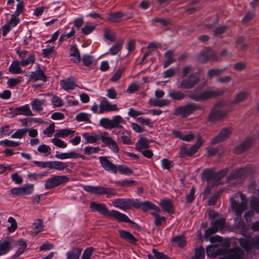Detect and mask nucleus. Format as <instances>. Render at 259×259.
Here are the masks:
<instances>
[{
    "label": "nucleus",
    "instance_id": "obj_23",
    "mask_svg": "<svg viewBox=\"0 0 259 259\" xmlns=\"http://www.w3.org/2000/svg\"><path fill=\"white\" fill-rule=\"evenodd\" d=\"M75 79L70 77L61 80L60 85L61 88L65 90H72L77 87Z\"/></svg>",
    "mask_w": 259,
    "mask_h": 259
},
{
    "label": "nucleus",
    "instance_id": "obj_59",
    "mask_svg": "<svg viewBox=\"0 0 259 259\" xmlns=\"http://www.w3.org/2000/svg\"><path fill=\"white\" fill-rule=\"evenodd\" d=\"M204 249L200 247L196 249L195 255L192 259H204Z\"/></svg>",
    "mask_w": 259,
    "mask_h": 259
},
{
    "label": "nucleus",
    "instance_id": "obj_22",
    "mask_svg": "<svg viewBox=\"0 0 259 259\" xmlns=\"http://www.w3.org/2000/svg\"><path fill=\"white\" fill-rule=\"evenodd\" d=\"M13 248L10 240H0V256L7 254Z\"/></svg>",
    "mask_w": 259,
    "mask_h": 259
},
{
    "label": "nucleus",
    "instance_id": "obj_37",
    "mask_svg": "<svg viewBox=\"0 0 259 259\" xmlns=\"http://www.w3.org/2000/svg\"><path fill=\"white\" fill-rule=\"evenodd\" d=\"M21 196L30 195L33 193L34 191L33 184L24 185L20 187Z\"/></svg>",
    "mask_w": 259,
    "mask_h": 259
},
{
    "label": "nucleus",
    "instance_id": "obj_2",
    "mask_svg": "<svg viewBox=\"0 0 259 259\" xmlns=\"http://www.w3.org/2000/svg\"><path fill=\"white\" fill-rule=\"evenodd\" d=\"M230 201L231 207L240 221L241 224L238 227L243 229L244 223L241 217L242 213L247 207L248 200L244 194L237 192L231 198Z\"/></svg>",
    "mask_w": 259,
    "mask_h": 259
},
{
    "label": "nucleus",
    "instance_id": "obj_26",
    "mask_svg": "<svg viewBox=\"0 0 259 259\" xmlns=\"http://www.w3.org/2000/svg\"><path fill=\"white\" fill-rule=\"evenodd\" d=\"M197 152V147L195 146H192L189 148L183 146L180 148V156L181 157L192 156Z\"/></svg>",
    "mask_w": 259,
    "mask_h": 259
},
{
    "label": "nucleus",
    "instance_id": "obj_25",
    "mask_svg": "<svg viewBox=\"0 0 259 259\" xmlns=\"http://www.w3.org/2000/svg\"><path fill=\"white\" fill-rule=\"evenodd\" d=\"M119 236L128 243L133 244L136 243L137 239L130 232L124 230H120L118 231Z\"/></svg>",
    "mask_w": 259,
    "mask_h": 259
},
{
    "label": "nucleus",
    "instance_id": "obj_31",
    "mask_svg": "<svg viewBox=\"0 0 259 259\" xmlns=\"http://www.w3.org/2000/svg\"><path fill=\"white\" fill-rule=\"evenodd\" d=\"M206 253L208 256L214 257L218 255L225 254L224 250H220L217 245H210L206 248Z\"/></svg>",
    "mask_w": 259,
    "mask_h": 259
},
{
    "label": "nucleus",
    "instance_id": "obj_32",
    "mask_svg": "<svg viewBox=\"0 0 259 259\" xmlns=\"http://www.w3.org/2000/svg\"><path fill=\"white\" fill-rule=\"evenodd\" d=\"M125 16V14L122 12H116L109 14L108 20L113 23H118L120 22L122 20V18Z\"/></svg>",
    "mask_w": 259,
    "mask_h": 259
},
{
    "label": "nucleus",
    "instance_id": "obj_47",
    "mask_svg": "<svg viewBox=\"0 0 259 259\" xmlns=\"http://www.w3.org/2000/svg\"><path fill=\"white\" fill-rule=\"evenodd\" d=\"M168 96L174 100H181L185 97V95L181 91H172L169 93Z\"/></svg>",
    "mask_w": 259,
    "mask_h": 259
},
{
    "label": "nucleus",
    "instance_id": "obj_3",
    "mask_svg": "<svg viewBox=\"0 0 259 259\" xmlns=\"http://www.w3.org/2000/svg\"><path fill=\"white\" fill-rule=\"evenodd\" d=\"M95 114H103L105 112L118 111L119 108L117 104H112L106 98L102 99L99 105L94 103L91 108Z\"/></svg>",
    "mask_w": 259,
    "mask_h": 259
},
{
    "label": "nucleus",
    "instance_id": "obj_19",
    "mask_svg": "<svg viewBox=\"0 0 259 259\" xmlns=\"http://www.w3.org/2000/svg\"><path fill=\"white\" fill-rule=\"evenodd\" d=\"M135 208H141L144 211L152 210L160 211V208L149 201H147L141 203L135 202Z\"/></svg>",
    "mask_w": 259,
    "mask_h": 259
},
{
    "label": "nucleus",
    "instance_id": "obj_11",
    "mask_svg": "<svg viewBox=\"0 0 259 259\" xmlns=\"http://www.w3.org/2000/svg\"><path fill=\"white\" fill-rule=\"evenodd\" d=\"M199 82V77L196 74L192 73L188 77L183 79L178 88L180 89H191Z\"/></svg>",
    "mask_w": 259,
    "mask_h": 259
},
{
    "label": "nucleus",
    "instance_id": "obj_8",
    "mask_svg": "<svg viewBox=\"0 0 259 259\" xmlns=\"http://www.w3.org/2000/svg\"><path fill=\"white\" fill-rule=\"evenodd\" d=\"M223 103L220 102L214 106L208 116L209 120L216 121L226 116L227 112L223 109Z\"/></svg>",
    "mask_w": 259,
    "mask_h": 259
},
{
    "label": "nucleus",
    "instance_id": "obj_45",
    "mask_svg": "<svg viewBox=\"0 0 259 259\" xmlns=\"http://www.w3.org/2000/svg\"><path fill=\"white\" fill-rule=\"evenodd\" d=\"M43 222L40 219H37L33 224V233L37 234L42 231Z\"/></svg>",
    "mask_w": 259,
    "mask_h": 259
},
{
    "label": "nucleus",
    "instance_id": "obj_7",
    "mask_svg": "<svg viewBox=\"0 0 259 259\" xmlns=\"http://www.w3.org/2000/svg\"><path fill=\"white\" fill-rule=\"evenodd\" d=\"M69 180V178L65 175L53 176L46 180L45 187L47 190H50L60 185H64Z\"/></svg>",
    "mask_w": 259,
    "mask_h": 259
},
{
    "label": "nucleus",
    "instance_id": "obj_38",
    "mask_svg": "<svg viewBox=\"0 0 259 259\" xmlns=\"http://www.w3.org/2000/svg\"><path fill=\"white\" fill-rule=\"evenodd\" d=\"M174 55V51L173 50H169L167 51L164 55L165 61L163 64V67L164 68L167 67L170 64L174 62L173 56Z\"/></svg>",
    "mask_w": 259,
    "mask_h": 259
},
{
    "label": "nucleus",
    "instance_id": "obj_62",
    "mask_svg": "<svg viewBox=\"0 0 259 259\" xmlns=\"http://www.w3.org/2000/svg\"><path fill=\"white\" fill-rule=\"evenodd\" d=\"M135 183V181L134 180H124L116 182V184L117 186L121 187H130L133 185Z\"/></svg>",
    "mask_w": 259,
    "mask_h": 259
},
{
    "label": "nucleus",
    "instance_id": "obj_27",
    "mask_svg": "<svg viewBox=\"0 0 259 259\" xmlns=\"http://www.w3.org/2000/svg\"><path fill=\"white\" fill-rule=\"evenodd\" d=\"M14 114L15 115H23L25 116H32L33 113L28 104L22 106L14 109Z\"/></svg>",
    "mask_w": 259,
    "mask_h": 259
},
{
    "label": "nucleus",
    "instance_id": "obj_56",
    "mask_svg": "<svg viewBox=\"0 0 259 259\" xmlns=\"http://www.w3.org/2000/svg\"><path fill=\"white\" fill-rule=\"evenodd\" d=\"M28 129L22 128L17 130L12 135L11 138L14 139H21L27 133Z\"/></svg>",
    "mask_w": 259,
    "mask_h": 259
},
{
    "label": "nucleus",
    "instance_id": "obj_50",
    "mask_svg": "<svg viewBox=\"0 0 259 259\" xmlns=\"http://www.w3.org/2000/svg\"><path fill=\"white\" fill-rule=\"evenodd\" d=\"M100 125L106 129H112L111 119L107 117L102 118L99 121Z\"/></svg>",
    "mask_w": 259,
    "mask_h": 259
},
{
    "label": "nucleus",
    "instance_id": "obj_9",
    "mask_svg": "<svg viewBox=\"0 0 259 259\" xmlns=\"http://www.w3.org/2000/svg\"><path fill=\"white\" fill-rule=\"evenodd\" d=\"M201 107L196 104H188L185 106H180L176 109L175 114L186 117L195 110L201 109Z\"/></svg>",
    "mask_w": 259,
    "mask_h": 259
},
{
    "label": "nucleus",
    "instance_id": "obj_39",
    "mask_svg": "<svg viewBox=\"0 0 259 259\" xmlns=\"http://www.w3.org/2000/svg\"><path fill=\"white\" fill-rule=\"evenodd\" d=\"M82 137L86 141V143H90L93 144L96 142L99 139H101L98 135L93 134L90 135L88 133H85L83 134Z\"/></svg>",
    "mask_w": 259,
    "mask_h": 259
},
{
    "label": "nucleus",
    "instance_id": "obj_36",
    "mask_svg": "<svg viewBox=\"0 0 259 259\" xmlns=\"http://www.w3.org/2000/svg\"><path fill=\"white\" fill-rule=\"evenodd\" d=\"M159 205L164 211L170 213H173L172 206L170 200L166 199L161 200Z\"/></svg>",
    "mask_w": 259,
    "mask_h": 259
},
{
    "label": "nucleus",
    "instance_id": "obj_64",
    "mask_svg": "<svg viewBox=\"0 0 259 259\" xmlns=\"http://www.w3.org/2000/svg\"><path fill=\"white\" fill-rule=\"evenodd\" d=\"M94 249L92 247L87 248L83 251L80 259H91Z\"/></svg>",
    "mask_w": 259,
    "mask_h": 259
},
{
    "label": "nucleus",
    "instance_id": "obj_6",
    "mask_svg": "<svg viewBox=\"0 0 259 259\" xmlns=\"http://www.w3.org/2000/svg\"><path fill=\"white\" fill-rule=\"evenodd\" d=\"M83 189L86 192L92 193L98 195L107 194V197L111 195L115 196L117 194L116 190L112 188L103 187L102 186H92L89 185L84 186Z\"/></svg>",
    "mask_w": 259,
    "mask_h": 259
},
{
    "label": "nucleus",
    "instance_id": "obj_14",
    "mask_svg": "<svg viewBox=\"0 0 259 259\" xmlns=\"http://www.w3.org/2000/svg\"><path fill=\"white\" fill-rule=\"evenodd\" d=\"M99 161L101 166L106 171L114 174H117V166L109 160L107 156H100Z\"/></svg>",
    "mask_w": 259,
    "mask_h": 259
},
{
    "label": "nucleus",
    "instance_id": "obj_55",
    "mask_svg": "<svg viewBox=\"0 0 259 259\" xmlns=\"http://www.w3.org/2000/svg\"><path fill=\"white\" fill-rule=\"evenodd\" d=\"M16 246L18 247V250L16 252V255L19 256L21 254L25 249L26 244L24 241L20 240L17 242Z\"/></svg>",
    "mask_w": 259,
    "mask_h": 259
},
{
    "label": "nucleus",
    "instance_id": "obj_57",
    "mask_svg": "<svg viewBox=\"0 0 259 259\" xmlns=\"http://www.w3.org/2000/svg\"><path fill=\"white\" fill-rule=\"evenodd\" d=\"M226 68L223 69H211L208 71L207 76L209 78H211L214 76L220 75Z\"/></svg>",
    "mask_w": 259,
    "mask_h": 259
},
{
    "label": "nucleus",
    "instance_id": "obj_51",
    "mask_svg": "<svg viewBox=\"0 0 259 259\" xmlns=\"http://www.w3.org/2000/svg\"><path fill=\"white\" fill-rule=\"evenodd\" d=\"M22 80V77L18 76L16 78H11L7 81V84L10 88H13Z\"/></svg>",
    "mask_w": 259,
    "mask_h": 259
},
{
    "label": "nucleus",
    "instance_id": "obj_1",
    "mask_svg": "<svg viewBox=\"0 0 259 259\" xmlns=\"http://www.w3.org/2000/svg\"><path fill=\"white\" fill-rule=\"evenodd\" d=\"M90 208L92 211H96L102 215L112 218L118 222L133 223L125 214L115 210L110 211L103 203H99L95 201L91 202Z\"/></svg>",
    "mask_w": 259,
    "mask_h": 259
},
{
    "label": "nucleus",
    "instance_id": "obj_17",
    "mask_svg": "<svg viewBox=\"0 0 259 259\" xmlns=\"http://www.w3.org/2000/svg\"><path fill=\"white\" fill-rule=\"evenodd\" d=\"M225 254H227L229 259H243L244 253L242 249L239 247L232 248L230 249L224 250Z\"/></svg>",
    "mask_w": 259,
    "mask_h": 259
},
{
    "label": "nucleus",
    "instance_id": "obj_61",
    "mask_svg": "<svg viewBox=\"0 0 259 259\" xmlns=\"http://www.w3.org/2000/svg\"><path fill=\"white\" fill-rule=\"evenodd\" d=\"M8 221L11 224V226L8 228V231L10 232H14L17 228V223L16 221L14 218L10 217L9 218Z\"/></svg>",
    "mask_w": 259,
    "mask_h": 259
},
{
    "label": "nucleus",
    "instance_id": "obj_24",
    "mask_svg": "<svg viewBox=\"0 0 259 259\" xmlns=\"http://www.w3.org/2000/svg\"><path fill=\"white\" fill-rule=\"evenodd\" d=\"M29 79L33 81L41 80L44 81H47V77L45 73L40 68H38L35 71L31 72L29 75Z\"/></svg>",
    "mask_w": 259,
    "mask_h": 259
},
{
    "label": "nucleus",
    "instance_id": "obj_41",
    "mask_svg": "<svg viewBox=\"0 0 259 259\" xmlns=\"http://www.w3.org/2000/svg\"><path fill=\"white\" fill-rule=\"evenodd\" d=\"M149 144V142L147 139L144 138H141L136 143V148L138 151H141V150L148 148Z\"/></svg>",
    "mask_w": 259,
    "mask_h": 259
},
{
    "label": "nucleus",
    "instance_id": "obj_33",
    "mask_svg": "<svg viewBox=\"0 0 259 259\" xmlns=\"http://www.w3.org/2000/svg\"><path fill=\"white\" fill-rule=\"evenodd\" d=\"M78 153L75 152L74 151H70L67 153H59L58 152H56V157L60 159H66L70 158H77Z\"/></svg>",
    "mask_w": 259,
    "mask_h": 259
},
{
    "label": "nucleus",
    "instance_id": "obj_53",
    "mask_svg": "<svg viewBox=\"0 0 259 259\" xmlns=\"http://www.w3.org/2000/svg\"><path fill=\"white\" fill-rule=\"evenodd\" d=\"M250 144L248 142H245L236 147L234 149V152L236 154H240L248 148Z\"/></svg>",
    "mask_w": 259,
    "mask_h": 259
},
{
    "label": "nucleus",
    "instance_id": "obj_13",
    "mask_svg": "<svg viewBox=\"0 0 259 259\" xmlns=\"http://www.w3.org/2000/svg\"><path fill=\"white\" fill-rule=\"evenodd\" d=\"M226 172L227 171L225 170L217 173L212 169H205L203 171V176L208 183H210L212 181H217L221 179L225 175Z\"/></svg>",
    "mask_w": 259,
    "mask_h": 259
},
{
    "label": "nucleus",
    "instance_id": "obj_44",
    "mask_svg": "<svg viewBox=\"0 0 259 259\" xmlns=\"http://www.w3.org/2000/svg\"><path fill=\"white\" fill-rule=\"evenodd\" d=\"M122 45V40L118 41L110 49L109 53L112 55L117 54L121 50Z\"/></svg>",
    "mask_w": 259,
    "mask_h": 259
},
{
    "label": "nucleus",
    "instance_id": "obj_54",
    "mask_svg": "<svg viewBox=\"0 0 259 259\" xmlns=\"http://www.w3.org/2000/svg\"><path fill=\"white\" fill-rule=\"evenodd\" d=\"M75 31L74 28L72 27L70 30V31L68 33L66 32H63L60 36L59 41L63 42L67 38H70L73 36L75 34Z\"/></svg>",
    "mask_w": 259,
    "mask_h": 259
},
{
    "label": "nucleus",
    "instance_id": "obj_29",
    "mask_svg": "<svg viewBox=\"0 0 259 259\" xmlns=\"http://www.w3.org/2000/svg\"><path fill=\"white\" fill-rule=\"evenodd\" d=\"M69 54L70 56L71 57V60L73 62L75 63H78L80 61V55L79 50L76 47L74 46H71Z\"/></svg>",
    "mask_w": 259,
    "mask_h": 259
},
{
    "label": "nucleus",
    "instance_id": "obj_46",
    "mask_svg": "<svg viewBox=\"0 0 259 259\" xmlns=\"http://www.w3.org/2000/svg\"><path fill=\"white\" fill-rule=\"evenodd\" d=\"M118 170L120 174L123 175H130L133 173V170L132 168L124 165H117V171Z\"/></svg>",
    "mask_w": 259,
    "mask_h": 259
},
{
    "label": "nucleus",
    "instance_id": "obj_35",
    "mask_svg": "<svg viewBox=\"0 0 259 259\" xmlns=\"http://www.w3.org/2000/svg\"><path fill=\"white\" fill-rule=\"evenodd\" d=\"M149 103L153 106L164 107L169 105L170 101L166 99L158 100L151 99L149 100Z\"/></svg>",
    "mask_w": 259,
    "mask_h": 259
},
{
    "label": "nucleus",
    "instance_id": "obj_60",
    "mask_svg": "<svg viewBox=\"0 0 259 259\" xmlns=\"http://www.w3.org/2000/svg\"><path fill=\"white\" fill-rule=\"evenodd\" d=\"M100 150L99 147H93L91 146H86L83 149L84 154L90 155L92 153H96Z\"/></svg>",
    "mask_w": 259,
    "mask_h": 259
},
{
    "label": "nucleus",
    "instance_id": "obj_18",
    "mask_svg": "<svg viewBox=\"0 0 259 259\" xmlns=\"http://www.w3.org/2000/svg\"><path fill=\"white\" fill-rule=\"evenodd\" d=\"M232 131L230 128H223L219 135L211 140V144H215L224 141L229 137Z\"/></svg>",
    "mask_w": 259,
    "mask_h": 259
},
{
    "label": "nucleus",
    "instance_id": "obj_40",
    "mask_svg": "<svg viewBox=\"0 0 259 259\" xmlns=\"http://www.w3.org/2000/svg\"><path fill=\"white\" fill-rule=\"evenodd\" d=\"M75 131L69 129H62L57 131L56 133L54 135L55 137L64 138L69 135L74 134Z\"/></svg>",
    "mask_w": 259,
    "mask_h": 259
},
{
    "label": "nucleus",
    "instance_id": "obj_20",
    "mask_svg": "<svg viewBox=\"0 0 259 259\" xmlns=\"http://www.w3.org/2000/svg\"><path fill=\"white\" fill-rule=\"evenodd\" d=\"M239 243L246 251H249L254 247L253 239L250 237L240 238Z\"/></svg>",
    "mask_w": 259,
    "mask_h": 259
},
{
    "label": "nucleus",
    "instance_id": "obj_10",
    "mask_svg": "<svg viewBox=\"0 0 259 259\" xmlns=\"http://www.w3.org/2000/svg\"><path fill=\"white\" fill-rule=\"evenodd\" d=\"M135 202L136 201L131 199L117 198L112 202V204L115 207L126 210L133 207L135 208Z\"/></svg>",
    "mask_w": 259,
    "mask_h": 259
},
{
    "label": "nucleus",
    "instance_id": "obj_49",
    "mask_svg": "<svg viewBox=\"0 0 259 259\" xmlns=\"http://www.w3.org/2000/svg\"><path fill=\"white\" fill-rule=\"evenodd\" d=\"M75 119L78 122H91L90 119V115L84 112H81L77 114L75 116Z\"/></svg>",
    "mask_w": 259,
    "mask_h": 259
},
{
    "label": "nucleus",
    "instance_id": "obj_63",
    "mask_svg": "<svg viewBox=\"0 0 259 259\" xmlns=\"http://www.w3.org/2000/svg\"><path fill=\"white\" fill-rule=\"evenodd\" d=\"M104 35L105 39L110 41H114L115 40V36L114 33L108 29H105L104 30Z\"/></svg>",
    "mask_w": 259,
    "mask_h": 259
},
{
    "label": "nucleus",
    "instance_id": "obj_43",
    "mask_svg": "<svg viewBox=\"0 0 259 259\" xmlns=\"http://www.w3.org/2000/svg\"><path fill=\"white\" fill-rule=\"evenodd\" d=\"M124 122V120L120 115H116L111 119L112 128L120 127V124Z\"/></svg>",
    "mask_w": 259,
    "mask_h": 259
},
{
    "label": "nucleus",
    "instance_id": "obj_28",
    "mask_svg": "<svg viewBox=\"0 0 259 259\" xmlns=\"http://www.w3.org/2000/svg\"><path fill=\"white\" fill-rule=\"evenodd\" d=\"M46 99H33L31 101L32 109L34 111L40 112L43 110Z\"/></svg>",
    "mask_w": 259,
    "mask_h": 259
},
{
    "label": "nucleus",
    "instance_id": "obj_5",
    "mask_svg": "<svg viewBox=\"0 0 259 259\" xmlns=\"http://www.w3.org/2000/svg\"><path fill=\"white\" fill-rule=\"evenodd\" d=\"M35 56L34 54H30L28 57L23 61H15L12 62L9 68V71L14 74H21L23 72L21 66H27L29 64H32L35 62Z\"/></svg>",
    "mask_w": 259,
    "mask_h": 259
},
{
    "label": "nucleus",
    "instance_id": "obj_4",
    "mask_svg": "<svg viewBox=\"0 0 259 259\" xmlns=\"http://www.w3.org/2000/svg\"><path fill=\"white\" fill-rule=\"evenodd\" d=\"M224 93V91L222 89L205 91L200 94L192 92L190 94L189 97L196 102H201L211 98L221 96Z\"/></svg>",
    "mask_w": 259,
    "mask_h": 259
},
{
    "label": "nucleus",
    "instance_id": "obj_30",
    "mask_svg": "<svg viewBox=\"0 0 259 259\" xmlns=\"http://www.w3.org/2000/svg\"><path fill=\"white\" fill-rule=\"evenodd\" d=\"M82 249L80 247H73L66 253V259H79Z\"/></svg>",
    "mask_w": 259,
    "mask_h": 259
},
{
    "label": "nucleus",
    "instance_id": "obj_34",
    "mask_svg": "<svg viewBox=\"0 0 259 259\" xmlns=\"http://www.w3.org/2000/svg\"><path fill=\"white\" fill-rule=\"evenodd\" d=\"M50 168L57 170H63L68 167V164L66 162L59 161H50Z\"/></svg>",
    "mask_w": 259,
    "mask_h": 259
},
{
    "label": "nucleus",
    "instance_id": "obj_21",
    "mask_svg": "<svg viewBox=\"0 0 259 259\" xmlns=\"http://www.w3.org/2000/svg\"><path fill=\"white\" fill-rule=\"evenodd\" d=\"M250 171L247 168H240L234 171L231 174H230L228 177V180L230 182L232 180L238 179L243 177L247 176L249 174Z\"/></svg>",
    "mask_w": 259,
    "mask_h": 259
},
{
    "label": "nucleus",
    "instance_id": "obj_16",
    "mask_svg": "<svg viewBox=\"0 0 259 259\" xmlns=\"http://www.w3.org/2000/svg\"><path fill=\"white\" fill-rule=\"evenodd\" d=\"M107 133H105L101 136V140L102 142L106 145V146L110 148L114 153H117L119 151V148L118 147L117 143L112 139L110 137L107 136Z\"/></svg>",
    "mask_w": 259,
    "mask_h": 259
},
{
    "label": "nucleus",
    "instance_id": "obj_12",
    "mask_svg": "<svg viewBox=\"0 0 259 259\" xmlns=\"http://www.w3.org/2000/svg\"><path fill=\"white\" fill-rule=\"evenodd\" d=\"M225 219L220 218L211 223V227L208 228L205 232V237H208L212 234L222 230L225 225Z\"/></svg>",
    "mask_w": 259,
    "mask_h": 259
},
{
    "label": "nucleus",
    "instance_id": "obj_48",
    "mask_svg": "<svg viewBox=\"0 0 259 259\" xmlns=\"http://www.w3.org/2000/svg\"><path fill=\"white\" fill-rule=\"evenodd\" d=\"M21 144L19 142H15L11 140L5 139L0 141V145L5 147H17Z\"/></svg>",
    "mask_w": 259,
    "mask_h": 259
},
{
    "label": "nucleus",
    "instance_id": "obj_42",
    "mask_svg": "<svg viewBox=\"0 0 259 259\" xmlns=\"http://www.w3.org/2000/svg\"><path fill=\"white\" fill-rule=\"evenodd\" d=\"M171 241L177 246L183 247L186 244V240L183 236H176L172 238Z\"/></svg>",
    "mask_w": 259,
    "mask_h": 259
},
{
    "label": "nucleus",
    "instance_id": "obj_52",
    "mask_svg": "<svg viewBox=\"0 0 259 259\" xmlns=\"http://www.w3.org/2000/svg\"><path fill=\"white\" fill-rule=\"evenodd\" d=\"M124 71L125 68L123 67H119L118 68L112 77L111 78L110 80L114 82L119 80Z\"/></svg>",
    "mask_w": 259,
    "mask_h": 259
},
{
    "label": "nucleus",
    "instance_id": "obj_15",
    "mask_svg": "<svg viewBox=\"0 0 259 259\" xmlns=\"http://www.w3.org/2000/svg\"><path fill=\"white\" fill-rule=\"evenodd\" d=\"M198 59L200 62L203 63H205L208 60L214 62L218 60L215 53L209 49H206L201 52Z\"/></svg>",
    "mask_w": 259,
    "mask_h": 259
},
{
    "label": "nucleus",
    "instance_id": "obj_58",
    "mask_svg": "<svg viewBox=\"0 0 259 259\" xmlns=\"http://www.w3.org/2000/svg\"><path fill=\"white\" fill-rule=\"evenodd\" d=\"M37 151L40 153L45 154L46 155L51 153V148L48 145L41 144L37 148Z\"/></svg>",
    "mask_w": 259,
    "mask_h": 259
}]
</instances>
